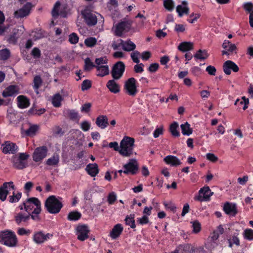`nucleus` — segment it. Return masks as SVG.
Here are the masks:
<instances>
[{
	"mask_svg": "<svg viewBox=\"0 0 253 253\" xmlns=\"http://www.w3.org/2000/svg\"><path fill=\"white\" fill-rule=\"evenodd\" d=\"M26 211L31 213V218L36 222L41 220V202L38 198L31 197L25 200Z\"/></svg>",
	"mask_w": 253,
	"mask_h": 253,
	"instance_id": "1",
	"label": "nucleus"
},
{
	"mask_svg": "<svg viewBox=\"0 0 253 253\" xmlns=\"http://www.w3.org/2000/svg\"><path fill=\"white\" fill-rule=\"evenodd\" d=\"M62 200V198L60 197L49 196L45 201L44 208L49 213L57 214L63 207Z\"/></svg>",
	"mask_w": 253,
	"mask_h": 253,
	"instance_id": "2",
	"label": "nucleus"
},
{
	"mask_svg": "<svg viewBox=\"0 0 253 253\" xmlns=\"http://www.w3.org/2000/svg\"><path fill=\"white\" fill-rule=\"evenodd\" d=\"M81 15L85 23L89 27L95 26L97 24L98 16L103 18L99 13L92 10L90 6H87L82 10Z\"/></svg>",
	"mask_w": 253,
	"mask_h": 253,
	"instance_id": "3",
	"label": "nucleus"
},
{
	"mask_svg": "<svg viewBox=\"0 0 253 253\" xmlns=\"http://www.w3.org/2000/svg\"><path fill=\"white\" fill-rule=\"evenodd\" d=\"M0 243L10 248L15 247L18 244L15 233L9 230L0 231Z\"/></svg>",
	"mask_w": 253,
	"mask_h": 253,
	"instance_id": "4",
	"label": "nucleus"
},
{
	"mask_svg": "<svg viewBox=\"0 0 253 253\" xmlns=\"http://www.w3.org/2000/svg\"><path fill=\"white\" fill-rule=\"evenodd\" d=\"M135 140L129 136H125L120 142L119 153L124 157H130L133 153Z\"/></svg>",
	"mask_w": 253,
	"mask_h": 253,
	"instance_id": "5",
	"label": "nucleus"
},
{
	"mask_svg": "<svg viewBox=\"0 0 253 253\" xmlns=\"http://www.w3.org/2000/svg\"><path fill=\"white\" fill-rule=\"evenodd\" d=\"M29 155L26 153H20L18 156H14L11 159L13 168L17 169H22L27 166Z\"/></svg>",
	"mask_w": 253,
	"mask_h": 253,
	"instance_id": "6",
	"label": "nucleus"
},
{
	"mask_svg": "<svg viewBox=\"0 0 253 253\" xmlns=\"http://www.w3.org/2000/svg\"><path fill=\"white\" fill-rule=\"evenodd\" d=\"M137 84V81L134 78L128 79L125 82L124 87L126 93L130 96H135L138 91Z\"/></svg>",
	"mask_w": 253,
	"mask_h": 253,
	"instance_id": "7",
	"label": "nucleus"
},
{
	"mask_svg": "<svg viewBox=\"0 0 253 253\" xmlns=\"http://www.w3.org/2000/svg\"><path fill=\"white\" fill-rule=\"evenodd\" d=\"M123 173L126 174L135 175L138 173L139 166L136 160L131 159L123 166Z\"/></svg>",
	"mask_w": 253,
	"mask_h": 253,
	"instance_id": "8",
	"label": "nucleus"
},
{
	"mask_svg": "<svg viewBox=\"0 0 253 253\" xmlns=\"http://www.w3.org/2000/svg\"><path fill=\"white\" fill-rule=\"evenodd\" d=\"M53 237L52 234L47 233H45L43 231L40 230L35 231L33 234V241L38 245H41Z\"/></svg>",
	"mask_w": 253,
	"mask_h": 253,
	"instance_id": "9",
	"label": "nucleus"
},
{
	"mask_svg": "<svg viewBox=\"0 0 253 253\" xmlns=\"http://www.w3.org/2000/svg\"><path fill=\"white\" fill-rule=\"evenodd\" d=\"M126 66L122 61L116 62L113 66L111 74L113 79L118 80L121 79L125 71Z\"/></svg>",
	"mask_w": 253,
	"mask_h": 253,
	"instance_id": "10",
	"label": "nucleus"
},
{
	"mask_svg": "<svg viewBox=\"0 0 253 253\" xmlns=\"http://www.w3.org/2000/svg\"><path fill=\"white\" fill-rule=\"evenodd\" d=\"M131 23L127 21H121L117 23L114 28L115 35L122 37L123 33L129 31L131 29Z\"/></svg>",
	"mask_w": 253,
	"mask_h": 253,
	"instance_id": "11",
	"label": "nucleus"
},
{
	"mask_svg": "<svg viewBox=\"0 0 253 253\" xmlns=\"http://www.w3.org/2000/svg\"><path fill=\"white\" fill-rule=\"evenodd\" d=\"M212 194L209 187H204L199 191V195L195 196L194 200L200 202L208 201Z\"/></svg>",
	"mask_w": 253,
	"mask_h": 253,
	"instance_id": "12",
	"label": "nucleus"
},
{
	"mask_svg": "<svg viewBox=\"0 0 253 253\" xmlns=\"http://www.w3.org/2000/svg\"><path fill=\"white\" fill-rule=\"evenodd\" d=\"M47 151V148L45 146L37 147L35 150L33 154V161L35 162L42 161L46 157Z\"/></svg>",
	"mask_w": 253,
	"mask_h": 253,
	"instance_id": "13",
	"label": "nucleus"
},
{
	"mask_svg": "<svg viewBox=\"0 0 253 253\" xmlns=\"http://www.w3.org/2000/svg\"><path fill=\"white\" fill-rule=\"evenodd\" d=\"M0 149L4 154H14L18 151V147L15 143L10 141H6L2 144Z\"/></svg>",
	"mask_w": 253,
	"mask_h": 253,
	"instance_id": "14",
	"label": "nucleus"
},
{
	"mask_svg": "<svg viewBox=\"0 0 253 253\" xmlns=\"http://www.w3.org/2000/svg\"><path fill=\"white\" fill-rule=\"evenodd\" d=\"M10 189L15 190V186L12 181L4 182L0 187V200L2 202L6 200Z\"/></svg>",
	"mask_w": 253,
	"mask_h": 253,
	"instance_id": "15",
	"label": "nucleus"
},
{
	"mask_svg": "<svg viewBox=\"0 0 253 253\" xmlns=\"http://www.w3.org/2000/svg\"><path fill=\"white\" fill-rule=\"evenodd\" d=\"M89 230L87 225H79L76 228V235L79 240L84 241L88 238Z\"/></svg>",
	"mask_w": 253,
	"mask_h": 253,
	"instance_id": "16",
	"label": "nucleus"
},
{
	"mask_svg": "<svg viewBox=\"0 0 253 253\" xmlns=\"http://www.w3.org/2000/svg\"><path fill=\"white\" fill-rule=\"evenodd\" d=\"M32 4L30 2H27L21 8L17 10L14 13V17L22 18L29 15L32 9Z\"/></svg>",
	"mask_w": 253,
	"mask_h": 253,
	"instance_id": "17",
	"label": "nucleus"
},
{
	"mask_svg": "<svg viewBox=\"0 0 253 253\" xmlns=\"http://www.w3.org/2000/svg\"><path fill=\"white\" fill-rule=\"evenodd\" d=\"M223 69L225 74L229 75L231 73V71L235 73L238 72L239 68L233 61L227 60L223 63Z\"/></svg>",
	"mask_w": 253,
	"mask_h": 253,
	"instance_id": "18",
	"label": "nucleus"
},
{
	"mask_svg": "<svg viewBox=\"0 0 253 253\" xmlns=\"http://www.w3.org/2000/svg\"><path fill=\"white\" fill-rule=\"evenodd\" d=\"M19 87L16 85H10L6 87L2 92L4 97H14L19 93Z\"/></svg>",
	"mask_w": 253,
	"mask_h": 253,
	"instance_id": "19",
	"label": "nucleus"
},
{
	"mask_svg": "<svg viewBox=\"0 0 253 253\" xmlns=\"http://www.w3.org/2000/svg\"><path fill=\"white\" fill-rule=\"evenodd\" d=\"M223 210L226 214L232 216H235L238 212L236 204L234 203L226 202Z\"/></svg>",
	"mask_w": 253,
	"mask_h": 253,
	"instance_id": "20",
	"label": "nucleus"
},
{
	"mask_svg": "<svg viewBox=\"0 0 253 253\" xmlns=\"http://www.w3.org/2000/svg\"><path fill=\"white\" fill-rule=\"evenodd\" d=\"M17 106L20 109H25L28 108L30 105L29 99L24 95H19L17 98Z\"/></svg>",
	"mask_w": 253,
	"mask_h": 253,
	"instance_id": "21",
	"label": "nucleus"
},
{
	"mask_svg": "<svg viewBox=\"0 0 253 253\" xmlns=\"http://www.w3.org/2000/svg\"><path fill=\"white\" fill-rule=\"evenodd\" d=\"M123 227L120 223L116 224L109 233L110 237L112 239H116L118 238L123 231Z\"/></svg>",
	"mask_w": 253,
	"mask_h": 253,
	"instance_id": "22",
	"label": "nucleus"
},
{
	"mask_svg": "<svg viewBox=\"0 0 253 253\" xmlns=\"http://www.w3.org/2000/svg\"><path fill=\"white\" fill-rule=\"evenodd\" d=\"M164 161L171 167H177L181 165V162L179 159L175 156L168 155L164 159Z\"/></svg>",
	"mask_w": 253,
	"mask_h": 253,
	"instance_id": "23",
	"label": "nucleus"
},
{
	"mask_svg": "<svg viewBox=\"0 0 253 253\" xmlns=\"http://www.w3.org/2000/svg\"><path fill=\"white\" fill-rule=\"evenodd\" d=\"M31 218V213L26 214L21 212L17 213L14 216V219L17 224H20L21 222L27 223Z\"/></svg>",
	"mask_w": 253,
	"mask_h": 253,
	"instance_id": "24",
	"label": "nucleus"
},
{
	"mask_svg": "<svg viewBox=\"0 0 253 253\" xmlns=\"http://www.w3.org/2000/svg\"><path fill=\"white\" fill-rule=\"evenodd\" d=\"M95 124L101 129H105L108 125V119L105 115H99L96 119Z\"/></svg>",
	"mask_w": 253,
	"mask_h": 253,
	"instance_id": "25",
	"label": "nucleus"
},
{
	"mask_svg": "<svg viewBox=\"0 0 253 253\" xmlns=\"http://www.w3.org/2000/svg\"><path fill=\"white\" fill-rule=\"evenodd\" d=\"M119 41L121 42L122 48L124 50L126 51H131L134 50L136 48V45L134 42H131L130 40H127L126 41H124L122 39H120Z\"/></svg>",
	"mask_w": 253,
	"mask_h": 253,
	"instance_id": "26",
	"label": "nucleus"
},
{
	"mask_svg": "<svg viewBox=\"0 0 253 253\" xmlns=\"http://www.w3.org/2000/svg\"><path fill=\"white\" fill-rule=\"evenodd\" d=\"M85 169L87 173L91 177L95 176L99 173L98 167L96 163L88 164Z\"/></svg>",
	"mask_w": 253,
	"mask_h": 253,
	"instance_id": "27",
	"label": "nucleus"
},
{
	"mask_svg": "<svg viewBox=\"0 0 253 253\" xmlns=\"http://www.w3.org/2000/svg\"><path fill=\"white\" fill-rule=\"evenodd\" d=\"M115 80H109L106 84V86L111 92L117 93L120 92L119 85L116 82Z\"/></svg>",
	"mask_w": 253,
	"mask_h": 253,
	"instance_id": "28",
	"label": "nucleus"
},
{
	"mask_svg": "<svg viewBox=\"0 0 253 253\" xmlns=\"http://www.w3.org/2000/svg\"><path fill=\"white\" fill-rule=\"evenodd\" d=\"M189 10L187 2L186 1H183L182 4L178 5L176 8V11L179 17L182 16L184 14H187L189 12Z\"/></svg>",
	"mask_w": 253,
	"mask_h": 253,
	"instance_id": "29",
	"label": "nucleus"
},
{
	"mask_svg": "<svg viewBox=\"0 0 253 253\" xmlns=\"http://www.w3.org/2000/svg\"><path fill=\"white\" fill-rule=\"evenodd\" d=\"M95 68L98 72L97 76L103 77L109 74V69L108 65L96 66Z\"/></svg>",
	"mask_w": 253,
	"mask_h": 253,
	"instance_id": "30",
	"label": "nucleus"
},
{
	"mask_svg": "<svg viewBox=\"0 0 253 253\" xmlns=\"http://www.w3.org/2000/svg\"><path fill=\"white\" fill-rule=\"evenodd\" d=\"M29 127L25 130V134L28 136H34L39 129V126L37 125H32L29 124Z\"/></svg>",
	"mask_w": 253,
	"mask_h": 253,
	"instance_id": "31",
	"label": "nucleus"
},
{
	"mask_svg": "<svg viewBox=\"0 0 253 253\" xmlns=\"http://www.w3.org/2000/svg\"><path fill=\"white\" fill-rule=\"evenodd\" d=\"M193 48V44L191 42H181L178 46V49L182 52H186L191 50Z\"/></svg>",
	"mask_w": 253,
	"mask_h": 253,
	"instance_id": "32",
	"label": "nucleus"
},
{
	"mask_svg": "<svg viewBox=\"0 0 253 253\" xmlns=\"http://www.w3.org/2000/svg\"><path fill=\"white\" fill-rule=\"evenodd\" d=\"M59 162V156L58 154L54 153L53 156L48 159L45 162V164L49 166H56Z\"/></svg>",
	"mask_w": 253,
	"mask_h": 253,
	"instance_id": "33",
	"label": "nucleus"
},
{
	"mask_svg": "<svg viewBox=\"0 0 253 253\" xmlns=\"http://www.w3.org/2000/svg\"><path fill=\"white\" fill-rule=\"evenodd\" d=\"M63 100V98L59 93L55 94L52 97L51 102L53 106L55 107H59L61 106V102Z\"/></svg>",
	"mask_w": 253,
	"mask_h": 253,
	"instance_id": "34",
	"label": "nucleus"
},
{
	"mask_svg": "<svg viewBox=\"0 0 253 253\" xmlns=\"http://www.w3.org/2000/svg\"><path fill=\"white\" fill-rule=\"evenodd\" d=\"M194 57L195 60H203L206 59L209 57V54L206 50H198L196 53L194 55Z\"/></svg>",
	"mask_w": 253,
	"mask_h": 253,
	"instance_id": "35",
	"label": "nucleus"
},
{
	"mask_svg": "<svg viewBox=\"0 0 253 253\" xmlns=\"http://www.w3.org/2000/svg\"><path fill=\"white\" fill-rule=\"evenodd\" d=\"M60 5L61 3L59 1L56 2L52 10V15L53 17L56 18L59 15H61L64 17H66V14L63 13L62 11L59 12V11L58 8Z\"/></svg>",
	"mask_w": 253,
	"mask_h": 253,
	"instance_id": "36",
	"label": "nucleus"
},
{
	"mask_svg": "<svg viewBox=\"0 0 253 253\" xmlns=\"http://www.w3.org/2000/svg\"><path fill=\"white\" fill-rule=\"evenodd\" d=\"M182 133L184 135L189 136L193 132L192 128L190 127V125L188 122L181 124L180 126Z\"/></svg>",
	"mask_w": 253,
	"mask_h": 253,
	"instance_id": "37",
	"label": "nucleus"
},
{
	"mask_svg": "<svg viewBox=\"0 0 253 253\" xmlns=\"http://www.w3.org/2000/svg\"><path fill=\"white\" fill-rule=\"evenodd\" d=\"M82 216V214L77 211L70 212L67 216V219L69 221H77L79 220Z\"/></svg>",
	"mask_w": 253,
	"mask_h": 253,
	"instance_id": "38",
	"label": "nucleus"
},
{
	"mask_svg": "<svg viewBox=\"0 0 253 253\" xmlns=\"http://www.w3.org/2000/svg\"><path fill=\"white\" fill-rule=\"evenodd\" d=\"M178 127V123L176 122L172 123L169 126V131L171 135L174 137H178L179 136L180 133L177 130Z\"/></svg>",
	"mask_w": 253,
	"mask_h": 253,
	"instance_id": "39",
	"label": "nucleus"
},
{
	"mask_svg": "<svg viewBox=\"0 0 253 253\" xmlns=\"http://www.w3.org/2000/svg\"><path fill=\"white\" fill-rule=\"evenodd\" d=\"M125 220L126 224L129 226L131 228L134 229L136 227L134 214H130L129 215L126 216Z\"/></svg>",
	"mask_w": 253,
	"mask_h": 253,
	"instance_id": "40",
	"label": "nucleus"
},
{
	"mask_svg": "<svg viewBox=\"0 0 253 253\" xmlns=\"http://www.w3.org/2000/svg\"><path fill=\"white\" fill-rule=\"evenodd\" d=\"M18 32V29H14L12 32V34L10 35L7 38V41L9 43L15 44L16 43L18 36L17 33Z\"/></svg>",
	"mask_w": 253,
	"mask_h": 253,
	"instance_id": "41",
	"label": "nucleus"
},
{
	"mask_svg": "<svg viewBox=\"0 0 253 253\" xmlns=\"http://www.w3.org/2000/svg\"><path fill=\"white\" fill-rule=\"evenodd\" d=\"M242 100H240L239 99H237L235 102V105H243L244 104V106L243 107V110H245L248 107V105L249 103V100L248 98H246L245 96H243L242 97Z\"/></svg>",
	"mask_w": 253,
	"mask_h": 253,
	"instance_id": "42",
	"label": "nucleus"
},
{
	"mask_svg": "<svg viewBox=\"0 0 253 253\" xmlns=\"http://www.w3.org/2000/svg\"><path fill=\"white\" fill-rule=\"evenodd\" d=\"M243 236L245 240L248 241L253 240V230L250 228H247L244 230L243 233Z\"/></svg>",
	"mask_w": 253,
	"mask_h": 253,
	"instance_id": "43",
	"label": "nucleus"
},
{
	"mask_svg": "<svg viewBox=\"0 0 253 253\" xmlns=\"http://www.w3.org/2000/svg\"><path fill=\"white\" fill-rule=\"evenodd\" d=\"M84 44L88 47H92L97 43V40L94 37H89L85 39Z\"/></svg>",
	"mask_w": 253,
	"mask_h": 253,
	"instance_id": "44",
	"label": "nucleus"
},
{
	"mask_svg": "<svg viewBox=\"0 0 253 253\" xmlns=\"http://www.w3.org/2000/svg\"><path fill=\"white\" fill-rule=\"evenodd\" d=\"M10 56V50L7 48L0 50V60H6Z\"/></svg>",
	"mask_w": 253,
	"mask_h": 253,
	"instance_id": "45",
	"label": "nucleus"
},
{
	"mask_svg": "<svg viewBox=\"0 0 253 253\" xmlns=\"http://www.w3.org/2000/svg\"><path fill=\"white\" fill-rule=\"evenodd\" d=\"M93 63L91 61L89 57H87L84 60V70L86 71L91 70L93 67H95Z\"/></svg>",
	"mask_w": 253,
	"mask_h": 253,
	"instance_id": "46",
	"label": "nucleus"
},
{
	"mask_svg": "<svg viewBox=\"0 0 253 253\" xmlns=\"http://www.w3.org/2000/svg\"><path fill=\"white\" fill-rule=\"evenodd\" d=\"M45 109L44 108H41L40 109H36L34 108L33 107H32L30 108L28 111V114L29 115H41L42 114H43L45 112Z\"/></svg>",
	"mask_w": 253,
	"mask_h": 253,
	"instance_id": "47",
	"label": "nucleus"
},
{
	"mask_svg": "<svg viewBox=\"0 0 253 253\" xmlns=\"http://www.w3.org/2000/svg\"><path fill=\"white\" fill-rule=\"evenodd\" d=\"M225 49L226 50H223L222 51V55H229L230 53H232L234 52H236L237 47L235 44L231 43L228 48Z\"/></svg>",
	"mask_w": 253,
	"mask_h": 253,
	"instance_id": "48",
	"label": "nucleus"
},
{
	"mask_svg": "<svg viewBox=\"0 0 253 253\" xmlns=\"http://www.w3.org/2000/svg\"><path fill=\"white\" fill-rule=\"evenodd\" d=\"M21 196L22 193L21 192H18L15 194L13 192V195L9 197V201L11 203L18 202L21 198Z\"/></svg>",
	"mask_w": 253,
	"mask_h": 253,
	"instance_id": "49",
	"label": "nucleus"
},
{
	"mask_svg": "<svg viewBox=\"0 0 253 253\" xmlns=\"http://www.w3.org/2000/svg\"><path fill=\"white\" fill-rule=\"evenodd\" d=\"M164 6L168 11H171L174 9V2L172 0H164Z\"/></svg>",
	"mask_w": 253,
	"mask_h": 253,
	"instance_id": "50",
	"label": "nucleus"
},
{
	"mask_svg": "<svg viewBox=\"0 0 253 253\" xmlns=\"http://www.w3.org/2000/svg\"><path fill=\"white\" fill-rule=\"evenodd\" d=\"M67 116L72 120L78 119V113L74 110H68L66 113Z\"/></svg>",
	"mask_w": 253,
	"mask_h": 253,
	"instance_id": "51",
	"label": "nucleus"
},
{
	"mask_svg": "<svg viewBox=\"0 0 253 253\" xmlns=\"http://www.w3.org/2000/svg\"><path fill=\"white\" fill-rule=\"evenodd\" d=\"M193 228V232L195 233H199L201 229V226L200 223L198 220H195L191 222Z\"/></svg>",
	"mask_w": 253,
	"mask_h": 253,
	"instance_id": "52",
	"label": "nucleus"
},
{
	"mask_svg": "<svg viewBox=\"0 0 253 253\" xmlns=\"http://www.w3.org/2000/svg\"><path fill=\"white\" fill-rule=\"evenodd\" d=\"M42 84V80L40 76H36L34 79L33 88L38 90Z\"/></svg>",
	"mask_w": 253,
	"mask_h": 253,
	"instance_id": "53",
	"label": "nucleus"
},
{
	"mask_svg": "<svg viewBox=\"0 0 253 253\" xmlns=\"http://www.w3.org/2000/svg\"><path fill=\"white\" fill-rule=\"evenodd\" d=\"M163 204L166 209L169 210L173 213L176 212V207L175 206V204L171 202H169V203L165 202H164Z\"/></svg>",
	"mask_w": 253,
	"mask_h": 253,
	"instance_id": "54",
	"label": "nucleus"
},
{
	"mask_svg": "<svg viewBox=\"0 0 253 253\" xmlns=\"http://www.w3.org/2000/svg\"><path fill=\"white\" fill-rule=\"evenodd\" d=\"M79 40V38L75 33H72L69 36V41L71 44H75L77 43Z\"/></svg>",
	"mask_w": 253,
	"mask_h": 253,
	"instance_id": "55",
	"label": "nucleus"
},
{
	"mask_svg": "<svg viewBox=\"0 0 253 253\" xmlns=\"http://www.w3.org/2000/svg\"><path fill=\"white\" fill-rule=\"evenodd\" d=\"M31 54L34 59H39L41 56V51L38 47H34L31 51Z\"/></svg>",
	"mask_w": 253,
	"mask_h": 253,
	"instance_id": "56",
	"label": "nucleus"
},
{
	"mask_svg": "<svg viewBox=\"0 0 253 253\" xmlns=\"http://www.w3.org/2000/svg\"><path fill=\"white\" fill-rule=\"evenodd\" d=\"M117 199L116 194L114 192H112L108 194L107 197V202L109 204L112 205Z\"/></svg>",
	"mask_w": 253,
	"mask_h": 253,
	"instance_id": "57",
	"label": "nucleus"
},
{
	"mask_svg": "<svg viewBox=\"0 0 253 253\" xmlns=\"http://www.w3.org/2000/svg\"><path fill=\"white\" fill-rule=\"evenodd\" d=\"M200 17V14L199 13H192L191 14L187 19V21L190 23H193L197 21L198 19Z\"/></svg>",
	"mask_w": 253,
	"mask_h": 253,
	"instance_id": "58",
	"label": "nucleus"
},
{
	"mask_svg": "<svg viewBox=\"0 0 253 253\" xmlns=\"http://www.w3.org/2000/svg\"><path fill=\"white\" fill-rule=\"evenodd\" d=\"M5 20V17L3 13L0 10V35H2L5 31L6 27L2 26Z\"/></svg>",
	"mask_w": 253,
	"mask_h": 253,
	"instance_id": "59",
	"label": "nucleus"
},
{
	"mask_svg": "<svg viewBox=\"0 0 253 253\" xmlns=\"http://www.w3.org/2000/svg\"><path fill=\"white\" fill-rule=\"evenodd\" d=\"M149 221V218L146 215H144L141 217L137 219V223L142 225L148 223Z\"/></svg>",
	"mask_w": 253,
	"mask_h": 253,
	"instance_id": "60",
	"label": "nucleus"
},
{
	"mask_svg": "<svg viewBox=\"0 0 253 253\" xmlns=\"http://www.w3.org/2000/svg\"><path fill=\"white\" fill-rule=\"evenodd\" d=\"M91 86V82L88 80H85L82 84V90L84 91L88 89Z\"/></svg>",
	"mask_w": 253,
	"mask_h": 253,
	"instance_id": "61",
	"label": "nucleus"
},
{
	"mask_svg": "<svg viewBox=\"0 0 253 253\" xmlns=\"http://www.w3.org/2000/svg\"><path fill=\"white\" fill-rule=\"evenodd\" d=\"M140 55V53L138 51H134L132 53H131V58L132 61L137 64H138L140 62L139 59L138 58L139 56Z\"/></svg>",
	"mask_w": 253,
	"mask_h": 253,
	"instance_id": "62",
	"label": "nucleus"
},
{
	"mask_svg": "<svg viewBox=\"0 0 253 253\" xmlns=\"http://www.w3.org/2000/svg\"><path fill=\"white\" fill-rule=\"evenodd\" d=\"M34 184L33 182L31 181L27 182L24 186V189L25 190V193L27 194V195H29V192H30L31 189L33 187Z\"/></svg>",
	"mask_w": 253,
	"mask_h": 253,
	"instance_id": "63",
	"label": "nucleus"
},
{
	"mask_svg": "<svg viewBox=\"0 0 253 253\" xmlns=\"http://www.w3.org/2000/svg\"><path fill=\"white\" fill-rule=\"evenodd\" d=\"M243 8L246 11L251 13L253 11V3L251 2H246L243 5Z\"/></svg>",
	"mask_w": 253,
	"mask_h": 253,
	"instance_id": "64",
	"label": "nucleus"
}]
</instances>
